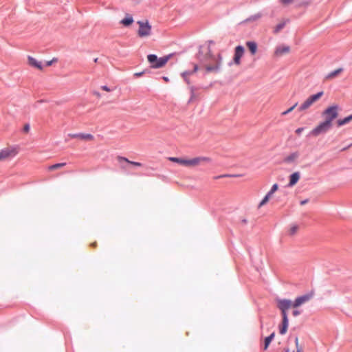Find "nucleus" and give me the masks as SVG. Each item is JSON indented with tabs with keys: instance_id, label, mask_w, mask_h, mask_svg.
I'll list each match as a JSON object with an SVG mask.
<instances>
[{
	"instance_id": "nucleus-1",
	"label": "nucleus",
	"mask_w": 352,
	"mask_h": 352,
	"mask_svg": "<svg viewBox=\"0 0 352 352\" xmlns=\"http://www.w3.org/2000/svg\"><path fill=\"white\" fill-rule=\"evenodd\" d=\"M211 43V41L209 42L208 46L204 52L201 51L200 52L199 59L207 72H217L222 62V56L220 53L217 55L212 54Z\"/></svg>"
},
{
	"instance_id": "nucleus-2",
	"label": "nucleus",
	"mask_w": 352,
	"mask_h": 352,
	"mask_svg": "<svg viewBox=\"0 0 352 352\" xmlns=\"http://www.w3.org/2000/svg\"><path fill=\"white\" fill-rule=\"evenodd\" d=\"M277 307L280 310L282 314V324L280 327V333L281 335H284L288 328L289 320L287 317V311L293 307V303L292 300L288 299H278L276 300Z\"/></svg>"
},
{
	"instance_id": "nucleus-3",
	"label": "nucleus",
	"mask_w": 352,
	"mask_h": 352,
	"mask_svg": "<svg viewBox=\"0 0 352 352\" xmlns=\"http://www.w3.org/2000/svg\"><path fill=\"white\" fill-rule=\"evenodd\" d=\"M168 160L188 168L196 167L211 162V159L208 157H197L192 159L170 157Z\"/></svg>"
},
{
	"instance_id": "nucleus-4",
	"label": "nucleus",
	"mask_w": 352,
	"mask_h": 352,
	"mask_svg": "<svg viewBox=\"0 0 352 352\" xmlns=\"http://www.w3.org/2000/svg\"><path fill=\"white\" fill-rule=\"evenodd\" d=\"M339 107L337 104L328 107L322 113V116L324 118V122H327L332 126L333 121L338 116Z\"/></svg>"
},
{
	"instance_id": "nucleus-5",
	"label": "nucleus",
	"mask_w": 352,
	"mask_h": 352,
	"mask_svg": "<svg viewBox=\"0 0 352 352\" xmlns=\"http://www.w3.org/2000/svg\"><path fill=\"white\" fill-rule=\"evenodd\" d=\"M172 54H168L161 58H157L155 54H149L147 56L148 61L151 64L152 68H161L163 67L172 57Z\"/></svg>"
},
{
	"instance_id": "nucleus-6",
	"label": "nucleus",
	"mask_w": 352,
	"mask_h": 352,
	"mask_svg": "<svg viewBox=\"0 0 352 352\" xmlns=\"http://www.w3.org/2000/svg\"><path fill=\"white\" fill-rule=\"evenodd\" d=\"M19 153L16 146H8L0 151V162L11 159Z\"/></svg>"
},
{
	"instance_id": "nucleus-7",
	"label": "nucleus",
	"mask_w": 352,
	"mask_h": 352,
	"mask_svg": "<svg viewBox=\"0 0 352 352\" xmlns=\"http://www.w3.org/2000/svg\"><path fill=\"white\" fill-rule=\"evenodd\" d=\"M139 29L138 30V35L142 37H147L151 34V25L147 20L138 21Z\"/></svg>"
},
{
	"instance_id": "nucleus-8",
	"label": "nucleus",
	"mask_w": 352,
	"mask_h": 352,
	"mask_svg": "<svg viewBox=\"0 0 352 352\" xmlns=\"http://www.w3.org/2000/svg\"><path fill=\"white\" fill-rule=\"evenodd\" d=\"M331 127L329 123L321 122L310 131L309 135L312 137H318L321 134L326 133Z\"/></svg>"
},
{
	"instance_id": "nucleus-9",
	"label": "nucleus",
	"mask_w": 352,
	"mask_h": 352,
	"mask_svg": "<svg viewBox=\"0 0 352 352\" xmlns=\"http://www.w3.org/2000/svg\"><path fill=\"white\" fill-rule=\"evenodd\" d=\"M324 94L323 91H320L314 95L310 96L299 107L300 111H305L309 108L314 102L318 101Z\"/></svg>"
},
{
	"instance_id": "nucleus-10",
	"label": "nucleus",
	"mask_w": 352,
	"mask_h": 352,
	"mask_svg": "<svg viewBox=\"0 0 352 352\" xmlns=\"http://www.w3.org/2000/svg\"><path fill=\"white\" fill-rule=\"evenodd\" d=\"M314 296V293L311 292L309 294H307L305 295L299 296L296 298L295 301L293 303V307L297 308L301 306L302 304L306 303L309 300H310Z\"/></svg>"
},
{
	"instance_id": "nucleus-11",
	"label": "nucleus",
	"mask_w": 352,
	"mask_h": 352,
	"mask_svg": "<svg viewBox=\"0 0 352 352\" xmlns=\"http://www.w3.org/2000/svg\"><path fill=\"white\" fill-rule=\"evenodd\" d=\"M244 47L241 45H238L235 47L234 54L233 57V63L236 65L241 64V58L244 54Z\"/></svg>"
},
{
	"instance_id": "nucleus-12",
	"label": "nucleus",
	"mask_w": 352,
	"mask_h": 352,
	"mask_svg": "<svg viewBox=\"0 0 352 352\" xmlns=\"http://www.w3.org/2000/svg\"><path fill=\"white\" fill-rule=\"evenodd\" d=\"M69 136L72 139H78L84 141H93L94 137L90 133H73L69 134Z\"/></svg>"
},
{
	"instance_id": "nucleus-13",
	"label": "nucleus",
	"mask_w": 352,
	"mask_h": 352,
	"mask_svg": "<svg viewBox=\"0 0 352 352\" xmlns=\"http://www.w3.org/2000/svg\"><path fill=\"white\" fill-rule=\"evenodd\" d=\"M28 64L30 67L36 68L40 71H42L43 69L41 62L31 56H28Z\"/></svg>"
},
{
	"instance_id": "nucleus-14",
	"label": "nucleus",
	"mask_w": 352,
	"mask_h": 352,
	"mask_svg": "<svg viewBox=\"0 0 352 352\" xmlns=\"http://www.w3.org/2000/svg\"><path fill=\"white\" fill-rule=\"evenodd\" d=\"M289 52H290L289 46H287V45L278 46L276 48V50L274 51V56L279 57V56H283V54L289 53Z\"/></svg>"
},
{
	"instance_id": "nucleus-15",
	"label": "nucleus",
	"mask_w": 352,
	"mask_h": 352,
	"mask_svg": "<svg viewBox=\"0 0 352 352\" xmlns=\"http://www.w3.org/2000/svg\"><path fill=\"white\" fill-rule=\"evenodd\" d=\"M246 46L248 47L250 54L254 56L256 54L258 50V45L254 41L246 42Z\"/></svg>"
},
{
	"instance_id": "nucleus-16",
	"label": "nucleus",
	"mask_w": 352,
	"mask_h": 352,
	"mask_svg": "<svg viewBox=\"0 0 352 352\" xmlns=\"http://www.w3.org/2000/svg\"><path fill=\"white\" fill-rule=\"evenodd\" d=\"M300 179V173L298 172H295L292 173L289 177V186H294Z\"/></svg>"
},
{
	"instance_id": "nucleus-17",
	"label": "nucleus",
	"mask_w": 352,
	"mask_h": 352,
	"mask_svg": "<svg viewBox=\"0 0 352 352\" xmlns=\"http://www.w3.org/2000/svg\"><path fill=\"white\" fill-rule=\"evenodd\" d=\"M343 71L342 68H338L333 72H330L325 76L326 80H332L333 78L337 77L341 72Z\"/></svg>"
},
{
	"instance_id": "nucleus-18",
	"label": "nucleus",
	"mask_w": 352,
	"mask_h": 352,
	"mask_svg": "<svg viewBox=\"0 0 352 352\" xmlns=\"http://www.w3.org/2000/svg\"><path fill=\"white\" fill-rule=\"evenodd\" d=\"M299 157V154L298 152H294L291 154H289L288 156H287L284 161L287 163H292L295 162Z\"/></svg>"
},
{
	"instance_id": "nucleus-19",
	"label": "nucleus",
	"mask_w": 352,
	"mask_h": 352,
	"mask_svg": "<svg viewBox=\"0 0 352 352\" xmlns=\"http://www.w3.org/2000/svg\"><path fill=\"white\" fill-rule=\"evenodd\" d=\"M351 121H352V114L344 118V119L338 120L336 122V124H337L338 126H341L344 124H346L347 123H349Z\"/></svg>"
},
{
	"instance_id": "nucleus-20",
	"label": "nucleus",
	"mask_w": 352,
	"mask_h": 352,
	"mask_svg": "<svg viewBox=\"0 0 352 352\" xmlns=\"http://www.w3.org/2000/svg\"><path fill=\"white\" fill-rule=\"evenodd\" d=\"M118 161L121 163L122 162H127L130 164H132L133 166H142V164L140 163V162H133V161H130L127 158L124 157H118Z\"/></svg>"
},
{
	"instance_id": "nucleus-21",
	"label": "nucleus",
	"mask_w": 352,
	"mask_h": 352,
	"mask_svg": "<svg viewBox=\"0 0 352 352\" xmlns=\"http://www.w3.org/2000/svg\"><path fill=\"white\" fill-rule=\"evenodd\" d=\"M274 336H275L274 333H271L270 336H269L268 337L265 338V342H264L263 350H267V347L270 345V344L272 342V340L274 339Z\"/></svg>"
},
{
	"instance_id": "nucleus-22",
	"label": "nucleus",
	"mask_w": 352,
	"mask_h": 352,
	"mask_svg": "<svg viewBox=\"0 0 352 352\" xmlns=\"http://www.w3.org/2000/svg\"><path fill=\"white\" fill-rule=\"evenodd\" d=\"M66 165V163H58L48 166L47 169L49 171H53L58 168H62Z\"/></svg>"
},
{
	"instance_id": "nucleus-23",
	"label": "nucleus",
	"mask_w": 352,
	"mask_h": 352,
	"mask_svg": "<svg viewBox=\"0 0 352 352\" xmlns=\"http://www.w3.org/2000/svg\"><path fill=\"white\" fill-rule=\"evenodd\" d=\"M133 22V17L131 16H127L124 19L121 21V23L125 26H129Z\"/></svg>"
},
{
	"instance_id": "nucleus-24",
	"label": "nucleus",
	"mask_w": 352,
	"mask_h": 352,
	"mask_svg": "<svg viewBox=\"0 0 352 352\" xmlns=\"http://www.w3.org/2000/svg\"><path fill=\"white\" fill-rule=\"evenodd\" d=\"M271 197L272 196H270L269 194H267L262 199V201L259 203L258 208H261L262 206L265 205L269 201Z\"/></svg>"
},
{
	"instance_id": "nucleus-25",
	"label": "nucleus",
	"mask_w": 352,
	"mask_h": 352,
	"mask_svg": "<svg viewBox=\"0 0 352 352\" xmlns=\"http://www.w3.org/2000/svg\"><path fill=\"white\" fill-rule=\"evenodd\" d=\"M197 70H198V65L195 64L192 72H189V71L184 72H183L182 76H183V77L186 78L188 76L191 75L192 73L196 72Z\"/></svg>"
},
{
	"instance_id": "nucleus-26",
	"label": "nucleus",
	"mask_w": 352,
	"mask_h": 352,
	"mask_svg": "<svg viewBox=\"0 0 352 352\" xmlns=\"http://www.w3.org/2000/svg\"><path fill=\"white\" fill-rule=\"evenodd\" d=\"M285 25V23L284 22L280 23L274 28V33L279 32Z\"/></svg>"
},
{
	"instance_id": "nucleus-27",
	"label": "nucleus",
	"mask_w": 352,
	"mask_h": 352,
	"mask_svg": "<svg viewBox=\"0 0 352 352\" xmlns=\"http://www.w3.org/2000/svg\"><path fill=\"white\" fill-rule=\"evenodd\" d=\"M298 227L297 226H292L289 230V234L290 235H294L296 233V232L298 231Z\"/></svg>"
},
{
	"instance_id": "nucleus-28",
	"label": "nucleus",
	"mask_w": 352,
	"mask_h": 352,
	"mask_svg": "<svg viewBox=\"0 0 352 352\" xmlns=\"http://www.w3.org/2000/svg\"><path fill=\"white\" fill-rule=\"evenodd\" d=\"M278 184H275L272 186L271 190L268 192L267 194H269L270 196L272 197L273 194L278 190Z\"/></svg>"
},
{
	"instance_id": "nucleus-29",
	"label": "nucleus",
	"mask_w": 352,
	"mask_h": 352,
	"mask_svg": "<svg viewBox=\"0 0 352 352\" xmlns=\"http://www.w3.org/2000/svg\"><path fill=\"white\" fill-rule=\"evenodd\" d=\"M298 105V103H295L292 107H291L289 109H288L287 110H286L285 111H283L282 113V115L283 116H285L287 114H288L289 113L292 112L296 107V106Z\"/></svg>"
},
{
	"instance_id": "nucleus-30",
	"label": "nucleus",
	"mask_w": 352,
	"mask_h": 352,
	"mask_svg": "<svg viewBox=\"0 0 352 352\" xmlns=\"http://www.w3.org/2000/svg\"><path fill=\"white\" fill-rule=\"evenodd\" d=\"M101 89L107 92H110L113 89L109 88V87L106 86V85H103L101 87Z\"/></svg>"
},
{
	"instance_id": "nucleus-31",
	"label": "nucleus",
	"mask_w": 352,
	"mask_h": 352,
	"mask_svg": "<svg viewBox=\"0 0 352 352\" xmlns=\"http://www.w3.org/2000/svg\"><path fill=\"white\" fill-rule=\"evenodd\" d=\"M30 125L28 124H26L24 125L23 131L25 133H28L30 131Z\"/></svg>"
},
{
	"instance_id": "nucleus-32",
	"label": "nucleus",
	"mask_w": 352,
	"mask_h": 352,
	"mask_svg": "<svg viewBox=\"0 0 352 352\" xmlns=\"http://www.w3.org/2000/svg\"><path fill=\"white\" fill-rule=\"evenodd\" d=\"M280 2L285 5L289 4L293 2L294 0H280Z\"/></svg>"
},
{
	"instance_id": "nucleus-33",
	"label": "nucleus",
	"mask_w": 352,
	"mask_h": 352,
	"mask_svg": "<svg viewBox=\"0 0 352 352\" xmlns=\"http://www.w3.org/2000/svg\"><path fill=\"white\" fill-rule=\"evenodd\" d=\"M304 130V128L302 127H300V128H298L296 131H295V133L298 135H300Z\"/></svg>"
},
{
	"instance_id": "nucleus-34",
	"label": "nucleus",
	"mask_w": 352,
	"mask_h": 352,
	"mask_svg": "<svg viewBox=\"0 0 352 352\" xmlns=\"http://www.w3.org/2000/svg\"><path fill=\"white\" fill-rule=\"evenodd\" d=\"M295 342H296V344L297 346V351L296 352H300V351H302V349L298 348V338H296Z\"/></svg>"
},
{
	"instance_id": "nucleus-35",
	"label": "nucleus",
	"mask_w": 352,
	"mask_h": 352,
	"mask_svg": "<svg viewBox=\"0 0 352 352\" xmlns=\"http://www.w3.org/2000/svg\"><path fill=\"white\" fill-rule=\"evenodd\" d=\"M300 314V311H299L298 310H294V311H293V315H294V316H298Z\"/></svg>"
},
{
	"instance_id": "nucleus-36",
	"label": "nucleus",
	"mask_w": 352,
	"mask_h": 352,
	"mask_svg": "<svg viewBox=\"0 0 352 352\" xmlns=\"http://www.w3.org/2000/svg\"><path fill=\"white\" fill-rule=\"evenodd\" d=\"M143 74H144V72H138V73H135V74H134V76H137V77H139V76H142V75H143Z\"/></svg>"
},
{
	"instance_id": "nucleus-37",
	"label": "nucleus",
	"mask_w": 352,
	"mask_h": 352,
	"mask_svg": "<svg viewBox=\"0 0 352 352\" xmlns=\"http://www.w3.org/2000/svg\"><path fill=\"white\" fill-rule=\"evenodd\" d=\"M309 200L308 199H305V200H303V201H300V204L301 205H305L307 203H308Z\"/></svg>"
},
{
	"instance_id": "nucleus-38",
	"label": "nucleus",
	"mask_w": 352,
	"mask_h": 352,
	"mask_svg": "<svg viewBox=\"0 0 352 352\" xmlns=\"http://www.w3.org/2000/svg\"><path fill=\"white\" fill-rule=\"evenodd\" d=\"M261 17V14H258L255 15L254 16H253L254 19H259Z\"/></svg>"
},
{
	"instance_id": "nucleus-39",
	"label": "nucleus",
	"mask_w": 352,
	"mask_h": 352,
	"mask_svg": "<svg viewBox=\"0 0 352 352\" xmlns=\"http://www.w3.org/2000/svg\"><path fill=\"white\" fill-rule=\"evenodd\" d=\"M54 60L47 61V62L46 63V65H47V66H50V65H52V62H53Z\"/></svg>"
},
{
	"instance_id": "nucleus-40",
	"label": "nucleus",
	"mask_w": 352,
	"mask_h": 352,
	"mask_svg": "<svg viewBox=\"0 0 352 352\" xmlns=\"http://www.w3.org/2000/svg\"><path fill=\"white\" fill-rule=\"evenodd\" d=\"M94 95L96 96L98 98L100 97V94L98 92H94Z\"/></svg>"
},
{
	"instance_id": "nucleus-41",
	"label": "nucleus",
	"mask_w": 352,
	"mask_h": 352,
	"mask_svg": "<svg viewBox=\"0 0 352 352\" xmlns=\"http://www.w3.org/2000/svg\"><path fill=\"white\" fill-rule=\"evenodd\" d=\"M163 79L166 82L168 81V78L167 77H163Z\"/></svg>"
},
{
	"instance_id": "nucleus-42",
	"label": "nucleus",
	"mask_w": 352,
	"mask_h": 352,
	"mask_svg": "<svg viewBox=\"0 0 352 352\" xmlns=\"http://www.w3.org/2000/svg\"><path fill=\"white\" fill-rule=\"evenodd\" d=\"M226 177V175H220L218 177Z\"/></svg>"
},
{
	"instance_id": "nucleus-43",
	"label": "nucleus",
	"mask_w": 352,
	"mask_h": 352,
	"mask_svg": "<svg viewBox=\"0 0 352 352\" xmlns=\"http://www.w3.org/2000/svg\"><path fill=\"white\" fill-rule=\"evenodd\" d=\"M351 146H352V144H351Z\"/></svg>"
}]
</instances>
